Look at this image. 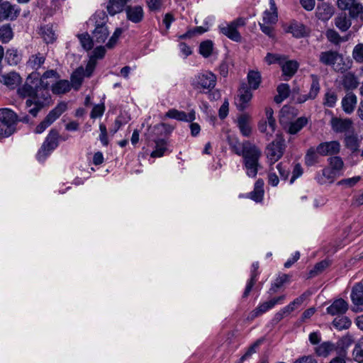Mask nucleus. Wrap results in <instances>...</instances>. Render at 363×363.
<instances>
[{
    "label": "nucleus",
    "mask_w": 363,
    "mask_h": 363,
    "mask_svg": "<svg viewBox=\"0 0 363 363\" xmlns=\"http://www.w3.org/2000/svg\"><path fill=\"white\" fill-rule=\"evenodd\" d=\"M269 5L270 11H265L264 12L262 22L274 25L278 20L277 7L274 0H269Z\"/></svg>",
    "instance_id": "obj_26"
},
{
    "label": "nucleus",
    "mask_w": 363,
    "mask_h": 363,
    "mask_svg": "<svg viewBox=\"0 0 363 363\" xmlns=\"http://www.w3.org/2000/svg\"><path fill=\"white\" fill-rule=\"evenodd\" d=\"M252 273H251V278L248 281L245 290L243 294V297H247L250 292L251 291L253 286L255 285L256 281H257V269L259 268V263L255 262L252 265Z\"/></svg>",
    "instance_id": "obj_45"
},
{
    "label": "nucleus",
    "mask_w": 363,
    "mask_h": 363,
    "mask_svg": "<svg viewBox=\"0 0 363 363\" xmlns=\"http://www.w3.org/2000/svg\"><path fill=\"white\" fill-rule=\"evenodd\" d=\"M332 324L337 330H343L348 329L351 326L352 321L348 317L340 315L335 318Z\"/></svg>",
    "instance_id": "obj_43"
},
{
    "label": "nucleus",
    "mask_w": 363,
    "mask_h": 363,
    "mask_svg": "<svg viewBox=\"0 0 363 363\" xmlns=\"http://www.w3.org/2000/svg\"><path fill=\"white\" fill-rule=\"evenodd\" d=\"M126 18L134 23H140L144 18V11L141 6H128L125 9Z\"/></svg>",
    "instance_id": "obj_17"
},
{
    "label": "nucleus",
    "mask_w": 363,
    "mask_h": 363,
    "mask_svg": "<svg viewBox=\"0 0 363 363\" xmlns=\"http://www.w3.org/2000/svg\"><path fill=\"white\" fill-rule=\"evenodd\" d=\"M319 153H318L316 149H314L313 147H311L307 151L306 156H305V164L307 166H313L318 162Z\"/></svg>",
    "instance_id": "obj_53"
},
{
    "label": "nucleus",
    "mask_w": 363,
    "mask_h": 363,
    "mask_svg": "<svg viewBox=\"0 0 363 363\" xmlns=\"http://www.w3.org/2000/svg\"><path fill=\"white\" fill-rule=\"evenodd\" d=\"M108 18L103 11H97L89 20L88 25L95 28L106 26Z\"/></svg>",
    "instance_id": "obj_31"
},
{
    "label": "nucleus",
    "mask_w": 363,
    "mask_h": 363,
    "mask_svg": "<svg viewBox=\"0 0 363 363\" xmlns=\"http://www.w3.org/2000/svg\"><path fill=\"white\" fill-rule=\"evenodd\" d=\"M59 133L55 129H52L45 141L43 142L40 150L38 153L39 160H43L45 157L58 146Z\"/></svg>",
    "instance_id": "obj_8"
},
{
    "label": "nucleus",
    "mask_w": 363,
    "mask_h": 363,
    "mask_svg": "<svg viewBox=\"0 0 363 363\" xmlns=\"http://www.w3.org/2000/svg\"><path fill=\"white\" fill-rule=\"evenodd\" d=\"M155 150H153L150 156L152 157H162L167 150V142L164 139H158L155 141Z\"/></svg>",
    "instance_id": "obj_49"
},
{
    "label": "nucleus",
    "mask_w": 363,
    "mask_h": 363,
    "mask_svg": "<svg viewBox=\"0 0 363 363\" xmlns=\"http://www.w3.org/2000/svg\"><path fill=\"white\" fill-rule=\"evenodd\" d=\"M17 92L21 97H29L26 101V106L29 108V113L34 117L52 102L50 94L39 88L35 72L28 76L25 84L18 89Z\"/></svg>",
    "instance_id": "obj_1"
},
{
    "label": "nucleus",
    "mask_w": 363,
    "mask_h": 363,
    "mask_svg": "<svg viewBox=\"0 0 363 363\" xmlns=\"http://www.w3.org/2000/svg\"><path fill=\"white\" fill-rule=\"evenodd\" d=\"M6 60L10 65H17L21 60V55L15 48L6 50Z\"/></svg>",
    "instance_id": "obj_47"
},
{
    "label": "nucleus",
    "mask_w": 363,
    "mask_h": 363,
    "mask_svg": "<svg viewBox=\"0 0 363 363\" xmlns=\"http://www.w3.org/2000/svg\"><path fill=\"white\" fill-rule=\"evenodd\" d=\"M354 360L357 363H363V337L355 344L352 351Z\"/></svg>",
    "instance_id": "obj_51"
},
{
    "label": "nucleus",
    "mask_w": 363,
    "mask_h": 363,
    "mask_svg": "<svg viewBox=\"0 0 363 363\" xmlns=\"http://www.w3.org/2000/svg\"><path fill=\"white\" fill-rule=\"evenodd\" d=\"M216 76L211 72L205 71L195 75L191 80V86L196 89H213L216 84Z\"/></svg>",
    "instance_id": "obj_6"
},
{
    "label": "nucleus",
    "mask_w": 363,
    "mask_h": 363,
    "mask_svg": "<svg viewBox=\"0 0 363 363\" xmlns=\"http://www.w3.org/2000/svg\"><path fill=\"white\" fill-rule=\"evenodd\" d=\"M359 84L357 77L352 72L346 73L342 77V84L347 90L355 89Z\"/></svg>",
    "instance_id": "obj_34"
},
{
    "label": "nucleus",
    "mask_w": 363,
    "mask_h": 363,
    "mask_svg": "<svg viewBox=\"0 0 363 363\" xmlns=\"http://www.w3.org/2000/svg\"><path fill=\"white\" fill-rule=\"evenodd\" d=\"M298 67L297 62L294 60H289L281 64L283 74L289 77H292L296 73Z\"/></svg>",
    "instance_id": "obj_48"
},
{
    "label": "nucleus",
    "mask_w": 363,
    "mask_h": 363,
    "mask_svg": "<svg viewBox=\"0 0 363 363\" xmlns=\"http://www.w3.org/2000/svg\"><path fill=\"white\" fill-rule=\"evenodd\" d=\"M328 163L330 167L335 170V172L340 174V172L344 167V162L342 158L338 156L331 157L328 159Z\"/></svg>",
    "instance_id": "obj_55"
},
{
    "label": "nucleus",
    "mask_w": 363,
    "mask_h": 363,
    "mask_svg": "<svg viewBox=\"0 0 363 363\" xmlns=\"http://www.w3.org/2000/svg\"><path fill=\"white\" fill-rule=\"evenodd\" d=\"M67 110V104L61 102L58 104L46 116L45 119L40 123L35 129L36 134H40L51 125L65 111Z\"/></svg>",
    "instance_id": "obj_7"
},
{
    "label": "nucleus",
    "mask_w": 363,
    "mask_h": 363,
    "mask_svg": "<svg viewBox=\"0 0 363 363\" xmlns=\"http://www.w3.org/2000/svg\"><path fill=\"white\" fill-rule=\"evenodd\" d=\"M308 121L306 117H300L295 121L291 122L289 124L287 128V132L289 134L294 135L298 133L303 127H305Z\"/></svg>",
    "instance_id": "obj_35"
},
{
    "label": "nucleus",
    "mask_w": 363,
    "mask_h": 363,
    "mask_svg": "<svg viewBox=\"0 0 363 363\" xmlns=\"http://www.w3.org/2000/svg\"><path fill=\"white\" fill-rule=\"evenodd\" d=\"M16 113L9 108H0V138H7L16 131Z\"/></svg>",
    "instance_id": "obj_3"
},
{
    "label": "nucleus",
    "mask_w": 363,
    "mask_h": 363,
    "mask_svg": "<svg viewBox=\"0 0 363 363\" xmlns=\"http://www.w3.org/2000/svg\"><path fill=\"white\" fill-rule=\"evenodd\" d=\"M339 174L335 172L330 167L324 168L321 173H318L316 175V180L317 182L320 184H323L326 183L327 182H332L334 181V179L338 176Z\"/></svg>",
    "instance_id": "obj_28"
},
{
    "label": "nucleus",
    "mask_w": 363,
    "mask_h": 363,
    "mask_svg": "<svg viewBox=\"0 0 363 363\" xmlns=\"http://www.w3.org/2000/svg\"><path fill=\"white\" fill-rule=\"evenodd\" d=\"M343 61L342 55L334 50L321 52L319 55V62L326 66H332L335 71L343 72L346 67L341 65Z\"/></svg>",
    "instance_id": "obj_5"
},
{
    "label": "nucleus",
    "mask_w": 363,
    "mask_h": 363,
    "mask_svg": "<svg viewBox=\"0 0 363 363\" xmlns=\"http://www.w3.org/2000/svg\"><path fill=\"white\" fill-rule=\"evenodd\" d=\"M334 351H337L334 343L327 341L317 345L315 347V352L319 357H326Z\"/></svg>",
    "instance_id": "obj_30"
},
{
    "label": "nucleus",
    "mask_w": 363,
    "mask_h": 363,
    "mask_svg": "<svg viewBox=\"0 0 363 363\" xmlns=\"http://www.w3.org/2000/svg\"><path fill=\"white\" fill-rule=\"evenodd\" d=\"M109 32L106 26L95 28L93 38L96 43H104L108 36Z\"/></svg>",
    "instance_id": "obj_50"
},
{
    "label": "nucleus",
    "mask_w": 363,
    "mask_h": 363,
    "mask_svg": "<svg viewBox=\"0 0 363 363\" xmlns=\"http://www.w3.org/2000/svg\"><path fill=\"white\" fill-rule=\"evenodd\" d=\"M357 96L350 92L347 93L342 99L341 105L342 110L347 114H351L357 105Z\"/></svg>",
    "instance_id": "obj_20"
},
{
    "label": "nucleus",
    "mask_w": 363,
    "mask_h": 363,
    "mask_svg": "<svg viewBox=\"0 0 363 363\" xmlns=\"http://www.w3.org/2000/svg\"><path fill=\"white\" fill-rule=\"evenodd\" d=\"M247 80L250 88L257 89L261 82V75L258 72L250 71L247 74Z\"/></svg>",
    "instance_id": "obj_54"
},
{
    "label": "nucleus",
    "mask_w": 363,
    "mask_h": 363,
    "mask_svg": "<svg viewBox=\"0 0 363 363\" xmlns=\"http://www.w3.org/2000/svg\"><path fill=\"white\" fill-rule=\"evenodd\" d=\"M227 140L232 151L235 154L240 155V153L245 147V141L241 143L236 137L230 135H228Z\"/></svg>",
    "instance_id": "obj_40"
},
{
    "label": "nucleus",
    "mask_w": 363,
    "mask_h": 363,
    "mask_svg": "<svg viewBox=\"0 0 363 363\" xmlns=\"http://www.w3.org/2000/svg\"><path fill=\"white\" fill-rule=\"evenodd\" d=\"M354 342V337L351 333H347L338 340L335 345L337 352L345 355L347 349Z\"/></svg>",
    "instance_id": "obj_19"
},
{
    "label": "nucleus",
    "mask_w": 363,
    "mask_h": 363,
    "mask_svg": "<svg viewBox=\"0 0 363 363\" xmlns=\"http://www.w3.org/2000/svg\"><path fill=\"white\" fill-rule=\"evenodd\" d=\"M165 117L181 121H193L195 119V113L191 112L186 114L184 111L172 108L165 113Z\"/></svg>",
    "instance_id": "obj_23"
},
{
    "label": "nucleus",
    "mask_w": 363,
    "mask_h": 363,
    "mask_svg": "<svg viewBox=\"0 0 363 363\" xmlns=\"http://www.w3.org/2000/svg\"><path fill=\"white\" fill-rule=\"evenodd\" d=\"M351 299L353 306V311L355 312L363 311V285L362 284H355L351 292Z\"/></svg>",
    "instance_id": "obj_14"
},
{
    "label": "nucleus",
    "mask_w": 363,
    "mask_h": 363,
    "mask_svg": "<svg viewBox=\"0 0 363 363\" xmlns=\"http://www.w3.org/2000/svg\"><path fill=\"white\" fill-rule=\"evenodd\" d=\"M213 43L211 40L202 42L199 46V52L204 57H208L213 51Z\"/></svg>",
    "instance_id": "obj_56"
},
{
    "label": "nucleus",
    "mask_w": 363,
    "mask_h": 363,
    "mask_svg": "<svg viewBox=\"0 0 363 363\" xmlns=\"http://www.w3.org/2000/svg\"><path fill=\"white\" fill-rule=\"evenodd\" d=\"M345 143L347 148L352 153L359 152L360 142L355 135H349L345 138Z\"/></svg>",
    "instance_id": "obj_42"
},
{
    "label": "nucleus",
    "mask_w": 363,
    "mask_h": 363,
    "mask_svg": "<svg viewBox=\"0 0 363 363\" xmlns=\"http://www.w3.org/2000/svg\"><path fill=\"white\" fill-rule=\"evenodd\" d=\"M40 35L46 43H52L57 36L52 26L46 25L40 28Z\"/></svg>",
    "instance_id": "obj_41"
},
{
    "label": "nucleus",
    "mask_w": 363,
    "mask_h": 363,
    "mask_svg": "<svg viewBox=\"0 0 363 363\" xmlns=\"http://www.w3.org/2000/svg\"><path fill=\"white\" fill-rule=\"evenodd\" d=\"M286 298L285 295H281L277 297L272 298V299L259 303L254 310H252L247 316V320H252L253 319L260 316L263 313L273 308L277 304L283 303Z\"/></svg>",
    "instance_id": "obj_9"
},
{
    "label": "nucleus",
    "mask_w": 363,
    "mask_h": 363,
    "mask_svg": "<svg viewBox=\"0 0 363 363\" xmlns=\"http://www.w3.org/2000/svg\"><path fill=\"white\" fill-rule=\"evenodd\" d=\"M352 56L357 63L363 64V43H358L354 47Z\"/></svg>",
    "instance_id": "obj_59"
},
{
    "label": "nucleus",
    "mask_w": 363,
    "mask_h": 363,
    "mask_svg": "<svg viewBox=\"0 0 363 363\" xmlns=\"http://www.w3.org/2000/svg\"><path fill=\"white\" fill-rule=\"evenodd\" d=\"M330 125L334 132L342 133L348 131L352 126V121L350 118L334 117L330 121Z\"/></svg>",
    "instance_id": "obj_18"
},
{
    "label": "nucleus",
    "mask_w": 363,
    "mask_h": 363,
    "mask_svg": "<svg viewBox=\"0 0 363 363\" xmlns=\"http://www.w3.org/2000/svg\"><path fill=\"white\" fill-rule=\"evenodd\" d=\"M284 150V140L281 137H277L274 141L269 144L266 148V155L270 163L277 162L282 157Z\"/></svg>",
    "instance_id": "obj_10"
},
{
    "label": "nucleus",
    "mask_w": 363,
    "mask_h": 363,
    "mask_svg": "<svg viewBox=\"0 0 363 363\" xmlns=\"http://www.w3.org/2000/svg\"><path fill=\"white\" fill-rule=\"evenodd\" d=\"M350 16L357 18L363 22V4L357 0H354L349 9Z\"/></svg>",
    "instance_id": "obj_37"
},
{
    "label": "nucleus",
    "mask_w": 363,
    "mask_h": 363,
    "mask_svg": "<svg viewBox=\"0 0 363 363\" xmlns=\"http://www.w3.org/2000/svg\"><path fill=\"white\" fill-rule=\"evenodd\" d=\"M59 79V74L54 69L45 72L40 78L38 77V74L37 73V82L39 88L41 90H46L48 94H50L49 88L50 85H52Z\"/></svg>",
    "instance_id": "obj_12"
},
{
    "label": "nucleus",
    "mask_w": 363,
    "mask_h": 363,
    "mask_svg": "<svg viewBox=\"0 0 363 363\" xmlns=\"http://www.w3.org/2000/svg\"><path fill=\"white\" fill-rule=\"evenodd\" d=\"M310 294L307 292L303 294L299 297L295 298L289 305L286 306L280 311H279L284 317V318L289 315L291 313H292L298 306H300L303 303L304 300L306 298V297L308 296Z\"/></svg>",
    "instance_id": "obj_22"
},
{
    "label": "nucleus",
    "mask_w": 363,
    "mask_h": 363,
    "mask_svg": "<svg viewBox=\"0 0 363 363\" xmlns=\"http://www.w3.org/2000/svg\"><path fill=\"white\" fill-rule=\"evenodd\" d=\"M334 14V8L325 3H323L317 7L316 16L318 19L326 21Z\"/></svg>",
    "instance_id": "obj_29"
},
{
    "label": "nucleus",
    "mask_w": 363,
    "mask_h": 363,
    "mask_svg": "<svg viewBox=\"0 0 363 363\" xmlns=\"http://www.w3.org/2000/svg\"><path fill=\"white\" fill-rule=\"evenodd\" d=\"M264 181L259 179L256 181L254 190L249 194V197L255 202H261L264 196Z\"/></svg>",
    "instance_id": "obj_32"
},
{
    "label": "nucleus",
    "mask_w": 363,
    "mask_h": 363,
    "mask_svg": "<svg viewBox=\"0 0 363 363\" xmlns=\"http://www.w3.org/2000/svg\"><path fill=\"white\" fill-rule=\"evenodd\" d=\"M252 94L245 84H242L239 90L237 106L238 109L242 111L247 107V104L251 100Z\"/></svg>",
    "instance_id": "obj_21"
},
{
    "label": "nucleus",
    "mask_w": 363,
    "mask_h": 363,
    "mask_svg": "<svg viewBox=\"0 0 363 363\" xmlns=\"http://www.w3.org/2000/svg\"><path fill=\"white\" fill-rule=\"evenodd\" d=\"M289 276L287 274H282L277 277L274 282L272 284L270 291L276 293L277 289L281 288L285 283L289 281Z\"/></svg>",
    "instance_id": "obj_62"
},
{
    "label": "nucleus",
    "mask_w": 363,
    "mask_h": 363,
    "mask_svg": "<svg viewBox=\"0 0 363 363\" xmlns=\"http://www.w3.org/2000/svg\"><path fill=\"white\" fill-rule=\"evenodd\" d=\"M287 32L291 33L295 38H302L306 34V26L301 23L294 21L288 27Z\"/></svg>",
    "instance_id": "obj_36"
},
{
    "label": "nucleus",
    "mask_w": 363,
    "mask_h": 363,
    "mask_svg": "<svg viewBox=\"0 0 363 363\" xmlns=\"http://www.w3.org/2000/svg\"><path fill=\"white\" fill-rule=\"evenodd\" d=\"M71 89V84L68 80L57 79L51 86V90L54 94H63L68 92Z\"/></svg>",
    "instance_id": "obj_33"
},
{
    "label": "nucleus",
    "mask_w": 363,
    "mask_h": 363,
    "mask_svg": "<svg viewBox=\"0 0 363 363\" xmlns=\"http://www.w3.org/2000/svg\"><path fill=\"white\" fill-rule=\"evenodd\" d=\"M335 25L341 31H346L350 28L352 22L346 13H342L335 18Z\"/></svg>",
    "instance_id": "obj_39"
},
{
    "label": "nucleus",
    "mask_w": 363,
    "mask_h": 363,
    "mask_svg": "<svg viewBox=\"0 0 363 363\" xmlns=\"http://www.w3.org/2000/svg\"><path fill=\"white\" fill-rule=\"evenodd\" d=\"M126 3L122 0H110L106 6L108 13L113 16L121 12Z\"/></svg>",
    "instance_id": "obj_44"
},
{
    "label": "nucleus",
    "mask_w": 363,
    "mask_h": 363,
    "mask_svg": "<svg viewBox=\"0 0 363 363\" xmlns=\"http://www.w3.org/2000/svg\"><path fill=\"white\" fill-rule=\"evenodd\" d=\"M278 94L274 96V101L277 104H281L285 100L290 94V86L287 84H281L277 87Z\"/></svg>",
    "instance_id": "obj_46"
},
{
    "label": "nucleus",
    "mask_w": 363,
    "mask_h": 363,
    "mask_svg": "<svg viewBox=\"0 0 363 363\" xmlns=\"http://www.w3.org/2000/svg\"><path fill=\"white\" fill-rule=\"evenodd\" d=\"M311 78L312 82L309 93L308 94L300 96L297 99L298 102L300 104L303 103L308 99H314L320 91V87L319 84V77L315 74H311Z\"/></svg>",
    "instance_id": "obj_16"
},
{
    "label": "nucleus",
    "mask_w": 363,
    "mask_h": 363,
    "mask_svg": "<svg viewBox=\"0 0 363 363\" xmlns=\"http://www.w3.org/2000/svg\"><path fill=\"white\" fill-rule=\"evenodd\" d=\"M276 127V123H274L273 128H271L269 126V124L268 123V121L265 120L260 121L258 124L259 130L261 133H264L266 135L267 140H269V138L272 137L273 134L275 132Z\"/></svg>",
    "instance_id": "obj_52"
},
{
    "label": "nucleus",
    "mask_w": 363,
    "mask_h": 363,
    "mask_svg": "<svg viewBox=\"0 0 363 363\" xmlns=\"http://www.w3.org/2000/svg\"><path fill=\"white\" fill-rule=\"evenodd\" d=\"M21 9L5 1L0 3V21H13L19 15Z\"/></svg>",
    "instance_id": "obj_11"
},
{
    "label": "nucleus",
    "mask_w": 363,
    "mask_h": 363,
    "mask_svg": "<svg viewBox=\"0 0 363 363\" xmlns=\"http://www.w3.org/2000/svg\"><path fill=\"white\" fill-rule=\"evenodd\" d=\"M250 122V116L246 113L240 115L237 119L238 127L243 136L248 137L252 133Z\"/></svg>",
    "instance_id": "obj_24"
},
{
    "label": "nucleus",
    "mask_w": 363,
    "mask_h": 363,
    "mask_svg": "<svg viewBox=\"0 0 363 363\" xmlns=\"http://www.w3.org/2000/svg\"><path fill=\"white\" fill-rule=\"evenodd\" d=\"M13 37V32L9 25H4L0 28V38L3 43L9 42Z\"/></svg>",
    "instance_id": "obj_60"
},
{
    "label": "nucleus",
    "mask_w": 363,
    "mask_h": 363,
    "mask_svg": "<svg viewBox=\"0 0 363 363\" xmlns=\"http://www.w3.org/2000/svg\"><path fill=\"white\" fill-rule=\"evenodd\" d=\"M86 77L84 69L82 67L77 68L71 76L72 86L77 90L82 85L84 77Z\"/></svg>",
    "instance_id": "obj_38"
},
{
    "label": "nucleus",
    "mask_w": 363,
    "mask_h": 363,
    "mask_svg": "<svg viewBox=\"0 0 363 363\" xmlns=\"http://www.w3.org/2000/svg\"><path fill=\"white\" fill-rule=\"evenodd\" d=\"M21 79L19 74L12 72L2 75L1 82L9 89H13L21 83Z\"/></svg>",
    "instance_id": "obj_25"
},
{
    "label": "nucleus",
    "mask_w": 363,
    "mask_h": 363,
    "mask_svg": "<svg viewBox=\"0 0 363 363\" xmlns=\"http://www.w3.org/2000/svg\"><path fill=\"white\" fill-rule=\"evenodd\" d=\"M242 157L243 166L248 177L255 178L260 167L259 159L262 156L261 150L248 140L245 141V147L240 153Z\"/></svg>",
    "instance_id": "obj_2"
},
{
    "label": "nucleus",
    "mask_w": 363,
    "mask_h": 363,
    "mask_svg": "<svg viewBox=\"0 0 363 363\" xmlns=\"http://www.w3.org/2000/svg\"><path fill=\"white\" fill-rule=\"evenodd\" d=\"M45 59V55L40 52L32 55L26 62V67L28 69L37 71L44 65Z\"/></svg>",
    "instance_id": "obj_27"
},
{
    "label": "nucleus",
    "mask_w": 363,
    "mask_h": 363,
    "mask_svg": "<svg viewBox=\"0 0 363 363\" xmlns=\"http://www.w3.org/2000/svg\"><path fill=\"white\" fill-rule=\"evenodd\" d=\"M245 19L243 18H238L230 23H224L218 26L220 32L225 35L229 39L235 41H241L242 37L238 31L240 27L245 25Z\"/></svg>",
    "instance_id": "obj_4"
},
{
    "label": "nucleus",
    "mask_w": 363,
    "mask_h": 363,
    "mask_svg": "<svg viewBox=\"0 0 363 363\" xmlns=\"http://www.w3.org/2000/svg\"><path fill=\"white\" fill-rule=\"evenodd\" d=\"M285 60L286 57L284 55H281L279 54L267 53V55L265 57V61L268 65H272L274 63L281 65Z\"/></svg>",
    "instance_id": "obj_61"
},
{
    "label": "nucleus",
    "mask_w": 363,
    "mask_h": 363,
    "mask_svg": "<svg viewBox=\"0 0 363 363\" xmlns=\"http://www.w3.org/2000/svg\"><path fill=\"white\" fill-rule=\"evenodd\" d=\"M78 38L84 50H89L93 48V40L90 38L89 34H81L78 35Z\"/></svg>",
    "instance_id": "obj_63"
},
{
    "label": "nucleus",
    "mask_w": 363,
    "mask_h": 363,
    "mask_svg": "<svg viewBox=\"0 0 363 363\" xmlns=\"http://www.w3.org/2000/svg\"><path fill=\"white\" fill-rule=\"evenodd\" d=\"M316 150L322 156L337 155L340 151V144L337 140L321 143L317 146Z\"/></svg>",
    "instance_id": "obj_13"
},
{
    "label": "nucleus",
    "mask_w": 363,
    "mask_h": 363,
    "mask_svg": "<svg viewBox=\"0 0 363 363\" xmlns=\"http://www.w3.org/2000/svg\"><path fill=\"white\" fill-rule=\"evenodd\" d=\"M276 167L279 172L280 177L284 180H286L290 174L289 164L287 163L280 162L277 164Z\"/></svg>",
    "instance_id": "obj_64"
},
{
    "label": "nucleus",
    "mask_w": 363,
    "mask_h": 363,
    "mask_svg": "<svg viewBox=\"0 0 363 363\" xmlns=\"http://www.w3.org/2000/svg\"><path fill=\"white\" fill-rule=\"evenodd\" d=\"M330 263L327 260H323L317 263L313 269L309 272V277H313L322 273L328 266Z\"/></svg>",
    "instance_id": "obj_58"
},
{
    "label": "nucleus",
    "mask_w": 363,
    "mask_h": 363,
    "mask_svg": "<svg viewBox=\"0 0 363 363\" xmlns=\"http://www.w3.org/2000/svg\"><path fill=\"white\" fill-rule=\"evenodd\" d=\"M348 310V303L342 298L335 300L327 308L326 312L330 315L340 316Z\"/></svg>",
    "instance_id": "obj_15"
},
{
    "label": "nucleus",
    "mask_w": 363,
    "mask_h": 363,
    "mask_svg": "<svg viewBox=\"0 0 363 363\" xmlns=\"http://www.w3.org/2000/svg\"><path fill=\"white\" fill-rule=\"evenodd\" d=\"M327 39L335 45H338L341 42L345 41L346 39L342 38L339 33L333 29H329L325 33Z\"/></svg>",
    "instance_id": "obj_57"
}]
</instances>
